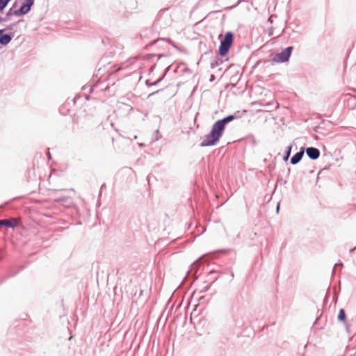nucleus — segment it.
<instances>
[{
  "label": "nucleus",
  "mask_w": 356,
  "mask_h": 356,
  "mask_svg": "<svg viewBox=\"0 0 356 356\" xmlns=\"http://www.w3.org/2000/svg\"><path fill=\"white\" fill-rule=\"evenodd\" d=\"M234 119V116L229 115L222 120H218L214 123L209 134L204 136L202 142V146H211L215 145L225 130V124Z\"/></svg>",
  "instance_id": "nucleus-1"
},
{
  "label": "nucleus",
  "mask_w": 356,
  "mask_h": 356,
  "mask_svg": "<svg viewBox=\"0 0 356 356\" xmlns=\"http://www.w3.org/2000/svg\"><path fill=\"white\" fill-rule=\"evenodd\" d=\"M233 42V35L230 32H227L224 39L221 41L220 45L219 47V54L221 56H225L229 51V49Z\"/></svg>",
  "instance_id": "nucleus-2"
},
{
  "label": "nucleus",
  "mask_w": 356,
  "mask_h": 356,
  "mask_svg": "<svg viewBox=\"0 0 356 356\" xmlns=\"http://www.w3.org/2000/svg\"><path fill=\"white\" fill-rule=\"evenodd\" d=\"M292 50L293 47L286 48L282 52L276 54L273 58V61L277 63L287 62L291 55Z\"/></svg>",
  "instance_id": "nucleus-3"
},
{
  "label": "nucleus",
  "mask_w": 356,
  "mask_h": 356,
  "mask_svg": "<svg viewBox=\"0 0 356 356\" xmlns=\"http://www.w3.org/2000/svg\"><path fill=\"white\" fill-rule=\"evenodd\" d=\"M33 3V0H26L25 3L21 6L19 9L14 11V15L16 16H21L26 14L31 10Z\"/></svg>",
  "instance_id": "nucleus-4"
},
{
  "label": "nucleus",
  "mask_w": 356,
  "mask_h": 356,
  "mask_svg": "<svg viewBox=\"0 0 356 356\" xmlns=\"http://www.w3.org/2000/svg\"><path fill=\"white\" fill-rule=\"evenodd\" d=\"M18 224H19V220L17 218H10V219L0 220V228L2 226L14 228V227H17L18 225Z\"/></svg>",
  "instance_id": "nucleus-5"
},
{
  "label": "nucleus",
  "mask_w": 356,
  "mask_h": 356,
  "mask_svg": "<svg viewBox=\"0 0 356 356\" xmlns=\"http://www.w3.org/2000/svg\"><path fill=\"white\" fill-rule=\"evenodd\" d=\"M308 156L312 159H316L319 157L320 152L318 149L314 147H308L306 149Z\"/></svg>",
  "instance_id": "nucleus-6"
},
{
  "label": "nucleus",
  "mask_w": 356,
  "mask_h": 356,
  "mask_svg": "<svg viewBox=\"0 0 356 356\" xmlns=\"http://www.w3.org/2000/svg\"><path fill=\"white\" fill-rule=\"evenodd\" d=\"M303 154H304L303 151L296 153L291 158V163L292 164H296L297 163H298L300 161L301 158L302 157Z\"/></svg>",
  "instance_id": "nucleus-7"
},
{
  "label": "nucleus",
  "mask_w": 356,
  "mask_h": 356,
  "mask_svg": "<svg viewBox=\"0 0 356 356\" xmlns=\"http://www.w3.org/2000/svg\"><path fill=\"white\" fill-rule=\"evenodd\" d=\"M11 40V37L9 35L5 34L0 36V43L3 45H6Z\"/></svg>",
  "instance_id": "nucleus-8"
},
{
  "label": "nucleus",
  "mask_w": 356,
  "mask_h": 356,
  "mask_svg": "<svg viewBox=\"0 0 356 356\" xmlns=\"http://www.w3.org/2000/svg\"><path fill=\"white\" fill-rule=\"evenodd\" d=\"M338 319L340 321H344L346 320V314L343 309H341L338 314Z\"/></svg>",
  "instance_id": "nucleus-9"
},
{
  "label": "nucleus",
  "mask_w": 356,
  "mask_h": 356,
  "mask_svg": "<svg viewBox=\"0 0 356 356\" xmlns=\"http://www.w3.org/2000/svg\"><path fill=\"white\" fill-rule=\"evenodd\" d=\"M10 0H0V10L2 11Z\"/></svg>",
  "instance_id": "nucleus-10"
},
{
  "label": "nucleus",
  "mask_w": 356,
  "mask_h": 356,
  "mask_svg": "<svg viewBox=\"0 0 356 356\" xmlns=\"http://www.w3.org/2000/svg\"><path fill=\"white\" fill-rule=\"evenodd\" d=\"M291 146H289L287 148V151L286 152V156H284V160H287L289 155H290V153H291Z\"/></svg>",
  "instance_id": "nucleus-11"
},
{
  "label": "nucleus",
  "mask_w": 356,
  "mask_h": 356,
  "mask_svg": "<svg viewBox=\"0 0 356 356\" xmlns=\"http://www.w3.org/2000/svg\"><path fill=\"white\" fill-rule=\"evenodd\" d=\"M1 22V18L0 17V22Z\"/></svg>",
  "instance_id": "nucleus-12"
}]
</instances>
